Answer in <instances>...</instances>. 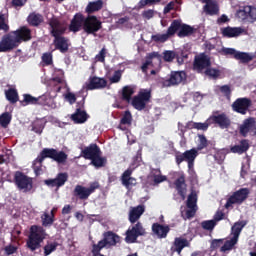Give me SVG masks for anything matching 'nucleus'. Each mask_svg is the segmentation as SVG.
<instances>
[{
	"instance_id": "09e8293b",
	"label": "nucleus",
	"mask_w": 256,
	"mask_h": 256,
	"mask_svg": "<svg viewBox=\"0 0 256 256\" xmlns=\"http://www.w3.org/2000/svg\"><path fill=\"white\" fill-rule=\"evenodd\" d=\"M198 145L196 151H203V149H207L209 147V141L207 140V137L203 134L198 135Z\"/></svg>"
},
{
	"instance_id": "6e6d98bb",
	"label": "nucleus",
	"mask_w": 256,
	"mask_h": 256,
	"mask_svg": "<svg viewBox=\"0 0 256 256\" xmlns=\"http://www.w3.org/2000/svg\"><path fill=\"white\" fill-rule=\"evenodd\" d=\"M43 227H50L55 222V218L51 217L48 213H44L41 217Z\"/></svg>"
},
{
	"instance_id": "9b49d317",
	"label": "nucleus",
	"mask_w": 256,
	"mask_h": 256,
	"mask_svg": "<svg viewBox=\"0 0 256 256\" xmlns=\"http://www.w3.org/2000/svg\"><path fill=\"white\" fill-rule=\"evenodd\" d=\"M253 105V101L250 98H238L232 103V109L235 113L240 115H247V111Z\"/></svg>"
},
{
	"instance_id": "c9c22d12",
	"label": "nucleus",
	"mask_w": 256,
	"mask_h": 256,
	"mask_svg": "<svg viewBox=\"0 0 256 256\" xmlns=\"http://www.w3.org/2000/svg\"><path fill=\"white\" fill-rule=\"evenodd\" d=\"M27 21L32 27H39L43 23V16L41 14H29Z\"/></svg>"
},
{
	"instance_id": "f704fd0d",
	"label": "nucleus",
	"mask_w": 256,
	"mask_h": 256,
	"mask_svg": "<svg viewBox=\"0 0 256 256\" xmlns=\"http://www.w3.org/2000/svg\"><path fill=\"white\" fill-rule=\"evenodd\" d=\"M135 86H124L122 88V92H121V99L122 101H126V103H131V98L133 97V95H135Z\"/></svg>"
},
{
	"instance_id": "864d4df0",
	"label": "nucleus",
	"mask_w": 256,
	"mask_h": 256,
	"mask_svg": "<svg viewBox=\"0 0 256 256\" xmlns=\"http://www.w3.org/2000/svg\"><path fill=\"white\" fill-rule=\"evenodd\" d=\"M45 159H47V156H45V152L42 150L37 158L33 161L32 167H43V161H45Z\"/></svg>"
},
{
	"instance_id": "ea45409f",
	"label": "nucleus",
	"mask_w": 256,
	"mask_h": 256,
	"mask_svg": "<svg viewBox=\"0 0 256 256\" xmlns=\"http://www.w3.org/2000/svg\"><path fill=\"white\" fill-rule=\"evenodd\" d=\"M186 207L188 209H197V192L195 190H192L188 195Z\"/></svg>"
},
{
	"instance_id": "338daca9",
	"label": "nucleus",
	"mask_w": 256,
	"mask_h": 256,
	"mask_svg": "<svg viewBox=\"0 0 256 256\" xmlns=\"http://www.w3.org/2000/svg\"><path fill=\"white\" fill-rule=\"evenodd\" d=\"M237 53L234 48H222V55H231L235 59Z\"/></svg>"
},
{
	"instance_id": "f257e3e1",
	"label": "nucleus",
	"mask_w": 256,
	"mask_h": 256,
	"mask_svg": "<svg viewBox=\"0 0 256 256\" xmlns=\"http://www.w3.org/2000/svg\"><path fill=\"white\" fill-rule=\"evenodd\" d=\"M31 39H33L31 29L27 26H21L19 29L2 36L0 40V53H11L21 43H27Z\"/></svg>"
},
{
	"instance_id": "6ab92c4d",
	"label": "nucleus",
	"mask_w": 256,
	"mask_h": 256,
	"mask_svg": "<svg viewBox=\"0 0 256 256\" xmlns=\"http://www.w3.org/2000/svg\"><path fill=\"white\" fill-rule=\"evenodd\" d=\"M255 118L249 117L243 121V123L239 126V134L242 137H247V135L254 133L255 131Z\"/></svg>"
},
{
	"instance_id": "aec40b11",
	"label": "nucleus",
	"mask_w": 256,
	"mask_h": 256,
	"mask_svg": "<svg viewBox=\"0 0 256 256\" xmlns=\"http://www.w3.org/2000/svg\"><path fill=\"white\" fill-rule=\"evenodd\" d=\"M107 87V80L105 78H99L93 76L89 78L88 83H86L87 91H95V89H105Z\"/></svg>"
},
{
	"instance_id": "0e129e2a",
	"label": "nucleus",
	"mask_w": 256,
	"mask_h": 256,
	"mask_svg": "<svg viewBox=\"0 0 256 256\" xmlns=\"http://www.w3.org/2000/svg\"><path fill=\"white\" fill-rule=\"evenodd\" d=\"M65 99L67 102L70 103V105H73L77 102V96H75L74 93L72 92H68L66 95H65Z\"/></svg>"
},
{
	"instance_id": "052dcab7",
	"label": "nucleus",
	"mask_w": 256,
	"mask_h": 256,
	"mask_svg": "<svg viewBox=\"0 0 256 256\" xmlns=\"http://www.w3.org/2000/svg\"><path fill=\"white\" fill-rule=\"evenodd\" d=\"M0 31H4V33H8L9 24L5 23V14L0 13Z\"/></svg>"
},
{
	"instance_id": "c756f323",
	"label": "nucleus",
	"mask_w": 256,
	"mask_h": 256,
	"mask_svg": "<svg viewBox=\"0 0 256 256\" xmlns=\"http://www.w3.org/2000/svg\"><path fill=\"white\" fill-rule=\"evenodd\" d=\"M103 239L102 241L105 242L106 247L107 245H109L110 247H115V245H117L119 243V235H117L116 233H114L113 231H107L103 234Z\"/></svg>"
},
{
	"instance_id": "5fc2aeb1",
	"label": "nucleus",
	"mask_w": 256,
	"mask_h": 256,
	"mask_svg": "<svg viewBox=\"0 0 256 256\" xmlns=\"http://www.w3.org/2000/svg\"><path fill=\"white\" fill-rule=\"evenodd\" d=\"M176 59L179 65H183V63H185V59H189V53L183 50L176 52Z\"/></svg>"
},
{
	"instance_id": "a19ab883",
	"label": "nucleus",
	"mask_w": 256,
	"mask_h": 256,
	"mask_svg": "<svg viewBox=\"0 0 256 256\" xmlns=\"http://www.w3.org/2000/svg\"><path fill=\"white\" fill-rule=\"evenodd\" d=\"M239 243V240H236V238H230V240H226L221 246L220 251L221 253H227V251H231L236 245Z\"/></svg>"
},
{
	"instance_id": "bb28decb",
	"label": "nucleus",
	"mask_w": 256,
	"mask_h": 256,
	"mask_svg": "<svg viewBox=\"0 0 256 256\" xmlns=\"http://www.w3.org/2000/svg\"><path fill=\"white\" fill-rule=\"evenodd\" d=\"M152 231L154 235L157 236L158 239H165L167 237L169 231H171V228H169L168 225L164 226L159 223H154L152 225Z\"/></svg>"
},
{
	"instance_id": "58836bf2",
	"label": "nucleus",
	"mask_w": 256,
	"mask_h": 256,
	"mask_svg": "<svg viewBox=\"0 0 256 256\" xmlns=\"http://www.w3.org/2000/svg\"><path fill=\"white\" fill-rule=\"evenodd\" d=\"M156 57H159V53H157V52H152L147 55L146 61L143 63V65L141 67L142 73H147L149 66L153 65V59H155Z\"/></svg>"
},
{
	"instance_id": "c03bdc74",
	"label": "nucleus",
	"mask_w": 256,
	"mask_h": 256,
	"mask_svg": "<svg viewBox=\"0 0 256 256\" xmlns=\"http://www.w3.org/2000/svg\"><path fill=\"white\" fill-rule=\"evenodd\" d=\"M5 96H6V99L13 104L17 103V101H19V94L17 93V91L14 88H10V89L6 90Z\"/></svg>"
},
{
	"instance_id": "7ed1b4c3",
	"label": "nucleus",
	"mask_w": 256,
	"mask_h": 256,
	"mask_svg": "<svg viewBox=\"0 0 256 256\" xmlns=\"http://www.w3.org/2000/svg\"><path fill=\"white\" fill-rule=\"evenodd\" d=\"M46 237L47 232H45V228L33 225L30 227V234L26 241V247L32 252L37 251V249L41 248V242L45 241Z\"/></svg>"
},
{
	"instance_id": "4c0bfd02",
	"label": "nucleus",
	"mask_w": 256,
	"mask_h": 256,
	"mask_svg": "<svg viewBox=\"0 0 256 256\" xmlns=\"http://www.w3.org/2000/svg\"><path fill=\"white\" fill-rule=\"evenodd\" d=\"M169 37H173V34L169 33L168 27L166 34H154L151 36V40L154 41V43H165L169 41Z\"/></svg>"
},
{
	"instance_id": "7c9ffc66",
	"label": "nucleus",
	"mask_w": 256,
	"mask_h": 256,
	"mask_svg": "<svg viewBox=\"0 0 256 256\" xmlns=\"http://www.w3.org/2000/svg\"><path fill=\"white\" fill-rule=\"evenodd\" d=\"M132 123H133V115L131 114V111L126 110L122 118L120 119V124L118 126V129H120L121 131H127V126L128 127L131 126Z\"/></svg>"
},
{
	"instance_id": "0eeeda50",
	"label": "nucleus",
	"mask_w": 256,
	"mask_h": 256,
	"mask_svg": "<svg viewBox=\"0 0 256 256\" xmlns=\"http://www.w3.org/2000/svg\"><path fill=\"white\" fill-rule=\"evenodd\" d=\"M103 29V21L95 15L86 16L83 31L87 35H97Z\"/></svg>"
},
{
	"instance_id": "8fccbe9b",
	"label": "nucleus",
	"mask_w": 256,
	"mask_h": 256,
	"mask_svg": "<svg viewBox=\"0 0 256 256\" xmlns=\"http://www.w3.org/2000/svg\"><path fill=\"white\" fill-rule=\"evenodd\" d=\"M204 75L207 77H211L212 79H218V77L221 75V71L217 68H212L209 66L205 71Z\"/></svg>"
},
{
	"instance_id": "c85d7f7f",
	"label": "nucleus",
	"mask_w": 256,
	"mask_h": 256,
	"mask_svg": "<svg viewBox=\"0 0 256 256\" xmlns=\"http://www.w3.org/2000/svg\"><path fill=\"white\" fill-rule=\"evenodd\" d=\"M145 213V206L138 205L133 207L129 212V221L133 225L137 223L138 219H141V215Z\"/></svg>"
},
{
	"instance_id": "a878e982",
	"label": "nucleus",
	"mask_w": 256,
	"mask_h": 256,
	"mask_svg": "<svg viewBox=\"0 0 256 256\" xmlns=\"http://www.w3.org/2000/svg\"><path fill=\"white\" fill-rule=\"evenodd\" d=\"M70 119L76 125H82L83 123H86L87 119H89V115L85 110L77 108L75 113L71 115Z\"/></svg>"
},
{
	"instance_id": "4d7b16f0",
	"label": "nucleus",
	"mask_w": 256,
	"mask_h": 256,
	"mask_svg": "<svg viewBox=\"0 0 256 256\" xmlns=\"http://www.w3.org/2000/svg\"><path fill=\"white\" fill-rule=\"evenodd\" d=\"M11 123V115L9 112L3 113L0 116V125L1 127H8V125Z\"/></svg>"
},
{
	"instance_id": "39448f33",
	"label": "nucleus",
	"mask_w": 256,
	"mask_h": 256,
	"mask_svg": "<svg viewBox=\"0 0 256 256\" xmlns=\"http://www.w3.org/2000/svg\"><path fill=\"white\" fill-rule=\"evenodd\" d=\"M151 89H140L138 94L132 98L131 105L136 111H145L147 104L151 103Z\"/></svg>"
},
{
	"instance_id": "4be33fe9",
	"label": "nucleus",
	"mask_w": 256,
	"mask_h": 256,
	"mask_svg": "<svg viewBox=\"0 0 256 256\" xmlns=\"http://www.w3.org/2000/svg\"><path fill=\"white\" fill-rule=\"evenodd\" d=\"M101 153V148H99L97 144L92 143L81 151V157L91 161L94 157H97V155H101Z\"/></svg>"
},
{
	"instance_id": "69168bd1",
	"label": "nucleus",
	"mask_w": 256,
	"mask_h": 256,
	"mask_svg": "<svg viewBox=\"0 0 256 256\" xmlns=\"http://www.w3.org/2000/svg\"><path fill=\"white\" fill-rule=\"evenodd\" d=\"M106 53H107V50H105V48H102L101 51L95 57L96 61H99L100 63H105Z\"/></svg>"
},
{
	"instance_id": "2f4dec72",
	"label": "nucleus",
	"mask_w": 256,
	"mask_h": 256,
	"mask_svg": "<svg viewBox=\"0 0 256 256\" xmlns=\"http://www.w3.org/2000/svg\"><path fill=\"white\" fill-rule=\"evenodd\" d=\"M102 9L103 0H96L88 3L85 8V13H87V15H93V13H97V11H101Z\"/></svg>"
},
{
	"instance_id": "bf43d9fd",
	"label": "nucleus",
	"mask_w": 256,
	"mask_h": 256,
	"mask_svg": "<svg viewBox=\"0 0 256 256\" xmlns=\"http://www.w3.org/2000/svg\"><path fill=\"white\" fill-rule=\"evenodd\" d=\"M156 3H161V0H140L138 2V9H143L147 5H156Z\"/></svg>"
},
{
	"instance_id": "473e14b6",
	"label": "nucleus",
	"mask_w": 256,
	"mask_h": 256,
	"mask_svg": "<svg viewBox=\"0 0 256 256\" xmlns=\"http://www.w3.org/2000/svg\"><path fill=\"white\" fill-rule=\"evenodd\" d=\"M249 140L243 139L240 141V145H234L230 148L231 153H238V155H243L249 151Z\"/></svg>"
},
{
	"instance_id": "f8f14e48",
	"label": "nucleus",
	"mask_w": 256,
	"mask_h": 256,
	"mask_svg": "<svg viewBox=\"0 0 256 256\" xmlns=\"http://www.w3.org/2000/svg\"><path fill=\"white\" fill-rule=\"evenodd\" d=\"M208 123L213 125H218L220 129H229L231 127V119H229V116L225 113H221L218 115L213 114L208 118Z\"/></svg>"
},
{
	"instance_id": "13d9d810",
	"label": "nucleus",
	"mask_w": 256,
	"mask_h": 256,
	"mask_svg": "<svg viewBox=\"0 0 256 256\" xmlns=\"http://www.w3.org/2000/svg\"><path fill=\"white\" fill-rule=\"evenodd\" d=\"M163 55V59L166 61V63H171L173 59H177V53L171 50L164 51Z\"/></svg>"
},
{
	"instance_id": "393cba45",
	"label": "nucleus",
	"mask_w": 256,
	"mask_h": 256,
	"mask_svg": "<svg viewBox=\"0 0 256 256\" xmlns=\"http://www.w3.org/2000/svg\"><path fill=\"white\" fill-rule=\"evenodd\" d=\"M23 103L25 105H47V96L33 97L31 94H24Z\"/></svg>"
},
{
	"instance_id": "b1692460",
	"label": "nucleus",
	"mask_w": 256,
	"mask_h": 256,
	"mask_svg": "<svg viewBox=\"0 0 256 256\" xmlns=\"http://www.w3.org/2000/svg\"><path fill=\"white\" fill-rule=\"evenodd\" d=\"M174 186L182 201H185L187 197V183L184 174L174 181Z\"/></svg>"
},
{
	"instance_id": "20e7f679",
	"label": "nucleus",
	"mask_w": 256,
	"mask_h": 256,
	"mask_svg": "<svg viewBox=\"0 0 256 256\" xmlns=\"http://www.w3.org/2000/svg\"><path fill=\"white\" fill-rule=\"evenodd\" d=\"M169 33L173 36L177 33L178 37H191L195 33V28L189 24H184L181 20H173L169 26Z\"/></svg>"
},
{
	"instance_id": "79ce46f5",
	"label": "nucleus",
	"mask_w": 256,
	"mask_h": 256,
	"mask_svg": "<svg viewBox=\"0 0 256 256\" xmlns=\"http://www.w3.org/2000/svg\"><path fill=\"white\" fill-rule=\"evenodd\" d=\"M91 165L96 167V169H100V167H105L107 165V158L101 157V154H98L96 157L91 159Z\"/></svg>"
},
{
	"instance_id": "e2e57ef3",
	"label": "nucleus",
	"mask_w": 256,
	"mask_h": 256,
	"mask_svg": "<svg viewBox=\"0 0 256 256\" xmlns=\"http://www.w3.org/2000/svg\"><path fill=\"white\" fill-rule=\"evenodd\" d=\"M223 243H225V239H213L210 244V247L211 249H219V247H221Z\"/></svg>"
},
{
	"instance_id": "603ef678",
	"label": "nucleus",
	"mask_w": 256,
	"mask_h": 256,
	"mask_svg": "<svg viewBox=\"0 0 256 256\" xmlns=\"http://www.w3.org/2000/svg\"><path fill=\"white\" fill-rule=\"evenodd\" d=\"M216 226L217 223L215 222V220H205L201 222V227L205 231H213Z\"/></svg>"
},
{
	"instance_id": "423d86ee",
	"label": "nucleus",
	"mask_w": 256,
	"mask_h": 256,
	"mask_svg": "<svg viewBox=\"0 0 256 256\" xmlns=\"http://www.w3.org/2000/svg\"><path fill=\"white\" fill-rule=\"evenodd\" d=\"M249 188H240L230 195L224 205L225 209L233 208V205H243L245 201L249 198Z\"/></svg>"
},
{
	"instance_id": "dca6fc26",
	"label": "nucleus",
	"mask_w": 256,
	"mask_h": 256,
	"mask_svg": "<svg viewBox=\"0 0 256 256\" xmlns=\"http://www.w3.org/2000/svg\"><path fill=\"white\" fill-rule=\"evenodd\" d=\"M237 16L239 19L245 21V19H249L251 23H255L256 21V7L255 6H243L237 11Z\"/></svg>"
},
{
	"instance_id": "9d476101",
	"label": "nucleus",
	"mask_w": 256,
	"mask_h": 256,
	"mask_svg": "<svg viewBox=\"0 0 256 256\" xmlns=\"http://www.w3.org/2000/svg\"><path fill=\"white\" fill-rule=\"evenodd\" d=\"M147 235L145 228L141 222H137L135 225L130 226L126 231L125 241L127 243H137V238Z\"/></svg>"
},
{
	"instance_id": "412c9836",
	"label": "nucleus",
	"mask_w": 256,
	"mask_h": 256,
	"mask_svg": "<svg viewBox=\"0 0 256 256\" xmlns=\"http://www.w3.org/2000/svg\"><path fill=\"white\" fill-rule=\"evenodd\" d=\"M187 80V73L185 71H172L168 80H166L167 86L171 87V85H179L183 83V81Z\"/></svg>"
},
{
	"instance_id": "e433bc0d",
	"label": "nucleus",
	"mask_w": 256,
	"mask_h": 256,
	"mask_svg": "<svg viewBox=\"0 0 256 256\" xmlns=\"http://www.w3.org/2000/svg\"><path fill=\"white\" fill-rule=\"evenodd\" d=\"M204 11L208 15H217L219 13V5H217L216 1L206 2L204 6Z\"/></svg>"
},
{
	"instance_id": "49530a36",
	"label": "nucleus",
	"mask_w": 256,
	"mask_h": 256,
	"mask_svg": "<svg viewBox=\"0 0 256 256\" xmlns=\"http://www.w3.org/2000/svg\"><path fill=\"white\" fill-rule=\"evenodd\" d=\"M187 239L183 238H176L174 241L175 251L178 253V255L181 254V251L187 247Z\"/></svg>"
},
{
	"instance_id": "774afa93",
	"label": "nucleus",
	"mask_w": 256,
	"mask_h": 256,
	"mask_svg": "<svg viewBox=\"0 0 256 256\" xmlns=\"http://www.w3.org/2000/svg\"><path fill=\"white\" fill-rule=\"evenodd\" d=\"M220 91L225 95V97H231V87L229 85L221 86Z\"/></svg>"
},
{
	"instance_id": "ddd939ff",
	"label": "nucleus",
	"mask_w": 256,
	"mask_h": 256,
	"mask_svg": "<svg viewBox=\"0 0 256 256\" xmlns=\"http://www.w3.org/2000/svg\"><path fill=\"white\" fill-rule=\"evenodd\" d=\"M208 67H211V58H209V56L205 55V53H202L195 57L193 62L194 71L203 73V71H206Z\"/></svg>"
},
{
	"instance_id": "2eb2a0df",
	"label": "nucleus",
	"mask_w": 256,
	"mask_h": 256,
	"mask_svg": "<svg viewBox=\"0 0 256 256\" xmlns=\"http://www.w3.org/2000/svg\"><path fill=\"white\" fill-rule=\"evenodd\" d=\"M87 17H85V15H83V13L78 12L76 13L72 20L70 21L69 24V31L71 33H79V31H81V29H83V26L85 25V21H86Z\"/></svg>"
},
{
	"instance_id": "cd10ccee",
	"label": "nucleus",
	"mask_w": 256,
	"mask_h": 256,
	"mask_svg": "<svg viewBox=\"0 0 256 256\" xmlns=\"http://www.w3.org/2000/svg\"><path fill=\"white\" fill-rule=\"evenodd\" d=\"M245 30L241 27H231L227 26L222 29V35L223 37H227L228 39H231L233 37H239L243 35Z\"/></svg>"
},
{
	"instance_id": "6e6552de",
	"label": "nucleus",
	"mask_w": 256,
	"mask_h": 256,
	"mask_svg": "<svg viewBox=\"0 0 256 256\" xmlns=\"http://www.w3.org/2000/svg\"><path fill=\"white\" fill-rule=\"evenodd\" d=\"M13 181L19 191L27 193L33 189V178L27 176L21 171L14 172Z\"/></svg>"
},
{
	"instance_id": "1a4fd4ad",
	"label": "nucleus",
	"mask_w": 256,
	"mask_h": 256,
	"mask_svg": "<svg viewBox=\"0 0 256 256\" xmlns=\"http://www.w3.org/2000/svg\"><path fill=\"white\" fill-rule=\"evenodd\" d=\"M97 189H99V182L91 183L88 188L83 185H76L73 190V195L77 197V199H80V201H87Z\"/></svg>"
},
{
	"instance_id": "3c124183",
	"label": "nucleus",
	"mask_w": 256,
	"mask_h": 256,
	"mask_svg": "<svg viewBox=\"0 0 256 256\" xmlns=\"http://www.w3.org/2000/svg\"><path fill=\"white\" fill-rule=\"evenodd\" d=\"M57 247H59V243L57 242L47 243L44 246V256H49L54 251H57Z\"/></svg>"
},
{
	"instance_id": "a18cd8bd",
	"label": "nucleus",
	"mask_w": 256,
	"mask_h": 256,
	"mask_svg": "<svg viewBox=\"0 0 256 256\" xmlns=\"http://www.w3.org/2000/svg\"><path fill=\"white\" fill-rule=\"evenodd\" d=\"M107 247V244H105V241L100 240L97 244L92 245V256H99L102 255L101 251Z\"/></svg>"
},
{
	"instance_id": "72a5a7b5",
	"label": "nucleus",
	"mask_w": 256,
	"mask_h": 256,
	"mask_svg": "<svg viewBox=\"0 0 256 256\" xmlns=\"http://www.w3.org/2000/svg\"><path fill=\"white\" fill-rule=\"evenodd\" d=\"M246 225H247V221H245V220L235 222L234 225L231 228L232 238L239 241V235H241V232L243 231V228Z\"/></svg>"
},
{
	"instance_id": "a211bd4d",
	"label": "nucleus",
	"mask_w": 256,
	"mask_h": 256,
	"mask_svg": "<svg viewBox=\"0 0 256 256\" xmlns=\"http://www.w3.org/2000/svg\"><path fill=\"white\" fill-rule=\"evenodd\" d=\"M68 179L69 175L67 173L60 172L55 178L44 180V183L47 185V187H56L59 189L60 187H63L65 183H67Z\"/></svg>"
},
{
	"instance_id": "37998d69",
	"label": "nucleus",
	"mask_w": 256,
	"mask_h": 256,
	"mask_svg": "<svg viewBox=\"0 0 256 256\" xmlns=\"http://www.w3.org/2000/svg\"><path fill=\"white\" fill-rule=\"evenodd\" d=\"M46 121H43V119H37L32 123V131L34 133H37L38 135H41L43 133V129H45Z\"/></svg>"
},
{
	"instance_id": "5701e85b",
	"label": "nucleus",
	"mask_w": 256,
	"mask_h": 256,
	"mask_svg": "<svg viewBox=\"0 0 256 256\" xmlns=\"http://www.w3.org/2000/svg\"><path fill=\"white\" fill-rule=\"evenodd\" d=\"M133 169L128 168L122 173L121 183L126 189H131L137 185V178L132 177Z\"/></svg>"
},
{
	"instance_id": "f3484780",
	"label": "nucleus",
	"mask_w": 256,
	"mask_h": 256,
	"mask_svg": "<svg viewBox=\"0 0 256 256\" xmlns=\"http://www.w3.org/2000/svg\"><path fill=\"white\" fill-rule=\"evenodd\" d=\"M197 155H199V152H197V149L195 148L186 150L184 153L177 152L175 155L176 164L180 165L181 163H183V161L189 163V161L197 159Z\"/></svg>"
},
{
	"instance_id": "4468645a",
	"label": "nucleus",
	"mask_w": 256,
	"mask_h": 256,
	"mask_svg": "<svg viewBox=\"0 0 256 256\" xmlns=\"http://www.w3.org/2000/svg\"><path fill=\"white\" fill-rule=\"evenodd\" d=\"M43 152L46 159H52L56 163L63 164L67 161V153L63 151H57L54 148H44Z\"/></svg>"
},
{
	"instance_id": "f03ea898",
	"label": "nucleus",
	"mask_w": 256,
	"mask_h": 256,
	"mask_svg": "<svg viewBox=\"0 0 256 256\" xmlns=\"http://www.w3.org/2000/svg\"><path fill=\"white\" fill-rule=\"evenodd\" d=\"M50 26V34L54 37L53 45L56 51H60V53H68L70 42L69 38L63 36L67 33V26L64 25L59 18H51L48 22Z\"/></svg>"
},
{
	"instance_id": "de8ad7c7",
	"label": "nucleus",
	"mask_w": 256,
	"mask_h": 256,
	"mask_svg": "<svg viewBox=\"0 0 256 256\" xmlns=\"http://www.w3.org/2000/svg\"><path fill=\"white\" fill-rule=\"evenodd\" d=\"M235 59L240 63H250V61H253V56L247 52H237Z\"/></svg>"
},
{
	"instance_id": "680f3d73",
	"label": "nucleus",
	"mask_w": 256,
	"mask_h": 256,
	"mask_svg": "<svg viewBox=\"0 0 256 256\" xmlns=\"http://www.w3.org/2000/svg\"><path fill=\"white\" fill-rule=\"evenodd\" d=\"M42 61L45 63V65H53V54L44 53L42 55Z\"/></svg>"
}]
</instances>
